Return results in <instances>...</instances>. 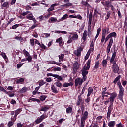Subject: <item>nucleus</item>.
I'll list each match as a JSON object with an SVG mask.
<instances>
[{"label":"nucleus","instance_id":"obj_1","mask_svg":"<svg viewBox=\"0 0 127 127\" xmlns=\"http://www.w3.org/2000/svg\"><path fill=\"white\" fill-rule=\"evenodd\" d=\"M92 60L89 59L87 62V66L85 65L84 67L81 70V74L82 75L83 79L84 80H87V75H88L89 71H87L88 70H90V67H91V62Z\"/></svg>","mask_w":127,"mask_h":127},{"label":"nucleus","instance_id":"obj_2","mask_svg":"<svg viewBox=\"0 0 127 127\" xmlns=\"http://www.w3.org/2000/svg\"><path fill=\"white\" fill-rule=\"evenodd\" d=\"M101 4L103 5L105 10H109V9L111 8L112 11H115V7L112 4V2L108 0H102L101 2Z\"/></svg>","mask_w":127,"mask_h":127},{"label":"nucleus","instance_id":"obj_3","mask_svg":"<svg viewBox=\"0 0 127 127\" xmlns=\"http://www.w3.org/2000/svg\"><path fill=\"white\" fill-rule=\"evenodd\" d=\"M110 97L108 98V100H109L110 102V106H113L114 104V102L115 101V98H117V96H118V94H117V93L116 92H113L110 93Z\"/></svg>","mask_w":127,"mask_h":127},{"label":"nucleus","instance_id":"obj_4","mask_svg":"<svg viewBox=\"0 0 127 127\" xmlns=\"http://www.w3.org/2000/svg\"><path fill=\"white\" fill-rule=\"evenodd\" d=\"M86 80H84L83 78L81 79L80 77L76 78L75 80V87H78V86H82L83 82H85Z\"/></svg>","mask_w":127,"mask_h":127},{"label":"nucleus","instance_id":"obj_5","mask_svg":"<svg viewBox=\"0 0 127 127\" xmlns=\"http://www.w3.org/2000/svg\"><path fill=\"white\" fill-rule=\"evenodd\" d=\"M44 119H46V115L42 114L41 116L39 117L35 121L36 124H40Z\"/></svg>","mask_w":127,"mask_h":127},{"label":"nucleus","instance_id":"obj_6","mask_svg":"<svg viewBox=\"0 0 127 127\" xmlns=\"http://www.w3.org/2000/svg\"><path fill=\"white\" fill-rule=\"evenodd\" d=\"M83 49H84L82 47H80L77 49V50H75L73 53L78 57H80L81 56V53L83 51Z\"/></svg>","mask_w":127,"mask_h":127},{"label":"nucleus","instance_id":"obj_7","mask_svg":"<svg viewBox=\"0 0 127 127\" xmlns=\"http://www.w3.org/2000/svg\"><path fill=\"white\" fill-rule=\"evenodd\" d=\"M112 111H113V106L109 105L106 117L107 120H110V117H111V113H112Z\"/></svg>","mask_w":127,"mask_h":127},{"label":"nucleus","instance_id":"obj_8","mask_svg":"<svg viewBox=\"0 0 127 127\" xmlns=\"http://www.w3.org/2000/svg\"><path fill=\"white\" fill-rule=\"evenodd\" d=\"M119 66L117 63H114L112 65V71L113 73H118L119 72Z\"/></svg>","mask_w":127,"mask_h":127},{"label":"nucleus","instance_id":"obj_9","mask_svg":"<svg viewBox=\"0 0 127 127\" xmlns=\"http://www.w3.org/2000/svg\"><path fill=\"white\" fill-rule=\"evenodd\" d=\"M113 41V38H111L109 40V44L107 47V54L110 53V50H111V48L112 47Z\"/></svg>","mask_w":127,"mask_h":127},{"label":"nucleus","instance_id":"obj_10","mask_svg":"<svg viewBox=\"0 0 127 127\" xmlns=\"http://www.w3.org/2000/svg\"><path fill=\"white\" fill-rule=\"evenodd\" d=\"M64 2L66 4L62 5V6H63V7H70V6H73V4L72 3H70V0H65Z\"/></svg>","mask_w":127,"mask_h":127},{"label":"nucleus","instance_id":"obj_11","mask_svg":"<svg viewBox=\"0 0 127 127\" xmlns=\"http://www.w3.org/2000/svg\"><path fill=\"white\" fill-rule=\"evenodd\" d=\"M69 34L72 35L73 40H78V39L79 38V35H78V33H77V32H71L69 33Z\"/></svg>","mask_w":127,"mask_h":127},{"label":"nucleus","instance_id":"obj_12","mask_svg":"<svg viewBox=\"0 0 127 127\" xmlns=\"http://www.w3.org/2000/svg\"><path fill=\"white\" fill-rule=\"evenodd\" d=\"M2 8H5V9H8L9 8V3L7 1L4 2L1 5Z\"/></svg>","mask_w":127,"mask_h":127},{"label":"nucleus","instance_id":"obj_13","mask_svg":"<svg viewBox=\"0 0 127 127\" xmlns=\"http://www.w3.org/2000/svg\"><path fill=\"white\" fill-rule=\"evenodd\" d=\"M50 109V106L48 105H45L44 107H42L41 109H40L41 112H47L48 110H49Z\"/></svg>","mask_w":127,"mask_h":127},{"label":"nucleus","instance_id":"obj_14","mask_svg":"<svg viewBox=\"0 0 127 127\" xmlns=\"http://www.w3.org/2000/svg\"><path fill=\"white\" fill-rule=\"evenodd\" d=\"M93 92H94V89L92 87H90L88 89V94L87 95V97H90L92 94H93Z\"/></svg>","mask_w":127,"mask_h":127},{"label":"nucleus","instance_id":"obj_15","mask_svg":"<svg viewBox=\"0 0 127 127\" xmlns=\"http://www.w3.org/2000/svg\"><path fill=\"white\" fill-rule=\"evenodd\" d=\"M116 121H111L108 123V126L109 127H115Z\"/></svg>","mask_w":127,"mask_h":127},{"label":"nucleus","instance_id":"obj_16","mask_svg":"<svg viewBox=\"0 0 127 127\" xmlns=\"http://www.w3.org/2000/svg\"><path fill=\"white\" fill-rule=\"evenodd\" d=\"M123 97H124V92H119L118 94V99L120 101L124 103V100H123Z\"/></svg>","mask_w":127,"mask_h":127},{"label":"nucleus","instance_id":"obj_17","mask_svg":"<svg viewBox=\"0 0 127 127\" xmlns=\"http://www.w3.org/2000/svg\"><path fill=\"white\" fill-rule=\"evenodd\" d=\"M51 91L53 93H54L55 94H57V93H58V90H57V87H55L54 85L52 86Z\"/></svg>","mask_w":127,"mask_h":127},{"label":"nucleus","instance_id":"obj_18","mask_svg":"<svg viewBox=\"0 0 127 127\" xmlns=\"http://www.w3.org/2000/svg\"><path fill=\"white\" fill-rule=\"evenodd\" d=\"M77 69H79V65L78 64V62H75L73 64V71H77Z\"/></svg>","mask_w":127,"mask_h":127},{"label":"nucleus","instance_id":"obj_19","mask_svg":"<svg viewBox=\"0 0 127 127\" xmlns=\"http://www.w3.org/2000/svg\"><path fill=\"white\" fill-rule=\"evenodd\" d=\"M108 36L110 38H113V37H117V33L116 32H113L108 35Z\"/></svg>","mask_w":127,"mask_h":127},{"label":"nucleus","instance_id":"obj_20","mask_svg":"<svg viewBox=\"0 0 127 127\" xmlns=\"http://www.w3.org/2000/svg\"><path fill=\"white\" fill-rule=\"evenodd\" d=\"M63 41V40L62 39V37H60L59 38H58L56 40V43H59V46H61V45H62V42Z\"/></svg>","mask_w":127,"mask_h":127},{"label":"nucleus","instance_id":"obj_21","mask_svg":"<svg viewBox=\"0 0 127 127\" xmlns=\"http://www.w3.org/2000/svg\"><path fill=\"white\" fill-rule=\"evenodd\" d=\"M65 55L64 54H61L59 55V62H61V61H63L64 60V57Z\"/></svg>","mask_w":127,"mask_h":127},{"label":"nucleus","instance_id":"obj_22","mask_svg":"<svg viewBox=\"0 0 127 127\" xmlns=\"http://www.w3.org/2000/svg\"><path fill=\"white\" fill-rule=\"evenodd\" d=\"M88 111H85L84 114L82 117H81V119L83 120H87L88 119Z\"/></svg>","mask_w":127,"mask_h":127},{"label":"nucleus","instance_id":"obj_23","mask_svg":"<svg viewBox=\"0 0 127 127\" xmlns=\"http://www.w3.org/2000/svg\"><path fill=\"white\" fill-rule=\"evenodd\" d=\"M24 78H21L16 80V84H22V83H24Z\"/></svg>","mask_w":127,"mask_h":127},{"label":"nucleus","instance_id":"obj_24","mask_svg":"<svg viewBox=\"0 0 127 127\" xmlns=\"http://www.w3.org/2000/svg\"><path fill=\"white\" fill-rule=\"evenodd\" d=\"M82 5H84L86 7H89L90 4L88 3V2L86 1L82 0L81 2Z\"/></svg>","mask_w":127,"mask_h":127},{"label":"nucleus","instance_id":"obj_25","mask_svg":"<svg viewBox=\"0 0 127 127\" xmlns=\"http://www.w3.org/2000/svg\"><path fill=\"white\" fill-rule=\"evenodd\" d=\"M82 39L85 42L87 40V30H85L82 36Z\"/></svg>","mask_w":127,"mask_h":127},{"label":"nucleus","instance_id":"obj_26","mask_svg":"<svg viewBox=\"0 0 127 127\" xmlns=\"http://www.w3.org/2000/svg\"><path fill=\"white\" fill-rule=\"evenodd\" d=\"M73 113V108L71 107H69L66 108V114H71Z\"/></svg>","mask_w":127,"mask_h":127},{"label":"nucleus","instance_id":"obj_27","mask_svg":"<svg viewBox=\"0 0 127 127\" xmlns=\"http://www.w3.org/2000/svg\"><path fill=\"white\" fill-rule=\"evenodd\" d=\"M80 123V127H85V123H86V120L81 118Z\"/></svg>","mask_w":127,"mask_h":127},{"label":"nucleus","instance_id":"obj_28","mask_svg":"<svg viewBox=\"0 0 127 127\" xmlns=\"http://www.w3.org/2000/svg\"><path fill=\"white\" fill-rule=\"evenodd\" d=\"M39 83V87H41L42 86H43V85H45V84H46V82L44 81L43 80H40L38 81Z\"/></svg>","mask_w":127,"mask_h":127},{"label":"nucleus","instance_id":"obj_29","mask_svg":"<svg viewBox=\"0 0 127 127\" xmlns=\"http://www.w3.org/2000/svg\"><path fill=\"white\" fill-rule=\"evenodd\" d=\"M69 17V15L68 14H65V15H63V17L61 18V21H63V20H65V19H67Z\"/></svg>","mask_w":127,"mask_h":127},{"label":"nucleus","instance_id":"obj_30","mask_svg":"<svg viewBox=\"0 0 127 127\" xmlns=\"http://www.w3.org/2000/svg\"><path fill=\"white\" fill-rule=\"evenodd\" d=\"M55 78L56 79H58L59 81H63V78L62 77L58 74H55Z\"/></svg>","mask_w":127,"mask_h":127},{"label":"nucleus","instance_id":"obj_31","mask_svg":"<svg viewBox=\"0 0 127 127\" xmlns=\"http://www.w3.org/2000/svg\"><path fill=\"white\" fill-rule=\"evenodd\" d=\"M26 17L27 19H29V20H32V19L33 18V15L32 14V13H31L29 14H28Z\"/></svg>","mask_w":127,"mask_h":127},{"label":"nucleus","instance_id":"obj_32","mask_svg":"<svg viewBox=\"0 0 127 127\" xmlns=\"http://www.w3.org/2000/svg\"><path fill=\"white\" fill-rule=\"evenodd\" d=\"M39 46L41 48H42V49H45L46 50H48V48H47V47H46V46L44 45V44H43V43H41L40 44Z\"/></svg>","mask_w":127,"mask_h":127},{"label":"nucleus","instance_id":"obj_33","mask_svg":"<svg viewBox=\"0 0 127 127\" xmlns=\"http://www.w3.org/2000/svg\"><path fill=\"white\" fill-rule=\"evenodd\" d=\"M95 64L94 69H98L100 66V62L99 61H96Z\"/></svg>","mask_w":127,"mask_h":127},{"label":"nucleus","instance_id":"obj_34","mask_svg":"<svg viewBox=\"0 0 127 127\" xmlns=\"http://www.w3.org/2000/svg\"><path fill=\"white\" fill-rule=\"evenodd\" d=\"M121 79V75H118L113 81V83L116 84H117V82L119 81Z\"/></svg>","mask_w":127,"mask_h":127},{"label":"nucleus","instance_id":"obj_35","mask_svg":"<svg viewBox=\"0 0 127 127\" xmlns=\"http://www.w3.org/2000/svg\"><path fill=\"white\" fill-rule=\"evenodd\" d=\"M107 60H103L102 62V65L103 67H107Z\"/></svg>","mask_w":127,"mask_h":127},{"label":"nucleus","instance_id":"obj_36","mask_svg":"<svg viewBox=\"0 0 127 127\" xmlns=\"http://www.w3.org/2000/svg\"><path fill=\"white\" fill-rule=\"evenodd\" d=\"M57 20L56 19V18H54V17H51L49 19L48 22L50 23L51 22H55V21H56Z\"/></svg>","mask_w":127,"mask_h":127},{"label":"nucleus","instance_id":"obj_37","mask_svg":"<svg viewBox=\"0 0 127 127\" xmlns=\"http://www.w3.org/2000/svg\"><path fill=\"white\" fill-rule=\"evenodd\" d=\"M20 24H15L12 26V27H10V29H16L17 27H19L20 26Z\"/></svg>","mask_w":127,"mask_h":127},{"label":"nucleus","instance_id":"obj_38","mask_svg":"<svg viewBox=\"0 0 127 127\" xmlns=\"http://www.w3.org/2000/svg\"><path fill=\"white\" fill-rule=\"evenodd\" d=\"M0 91L4 92V93L7 94V95H8V92L5 90V89H4V88H3V87L2 86H0Z\"/></svg>","mask_w":127,"mask_h":127},{"label":"nucleus","instance_id":"obj_39","mask_svg":"<svg viewBox=\"0 0 127 127\" xmlns=\"http://www.w3.org/2000/svg\"><path fill=\"white\" fill-rule=\"evenodd\" d=\"M26 91H27V88L24 87L20 90V92H21L22 94H24Z\"/></svg>","mask_w":127,"mask_h":127},{"label":"nucleus","instance_id":"obj_40","mask_svg":"<svg viewBox=\"0 0 127 127\" xmlns=\"http://www.w3.org/2000/svg\"><path fill=\"white\" fill-rule=\"evenodd\" d=\"M13 125H14V122H13V121H10L8 122L7 127H11Z\"/></svg>","mask_w":127,"mask_h":127},{"label":"nucleus","instance_id":"obj_41","mask_svg":"<svg viewBox=\"0 0 127 127\" xmlns=\"http://www.w3.org/2000/svg\"><path fill=\"white\" fill-rule=\"evenodd\" d=\"M87 16L88 17V15H89V17H90V16H91V17H93V11H92L91 12H90V10H89V9H88L87 10Z\"/></svg>","mask_w":127,"mask_h":127},{"label":"nucleus","instance_id":"obj_42","mask_svg":"<svg viewBox=\"0 0 127 127\" xmlns=\"http://www.w3.org/2000/svg\"><path fill=\"white\" fill-rule=\"evenodd\" d=\"M110 63H111L113 65L114 64V63H116V61H115V58H113L111 57L110 60Z\"/></svg>","mask_w":127,"mask_h":127},{"label":"nucleus","instance_id":"obj_43","mask_svg":"<svg viewBox=\"0 0 127 127\" xmlns=\"http://www.w3.org/2000/svg\"><path fill=\"white\" fill-rule=\"evenodd\" d=\"M23 52L25 57H27L30 56V54L27 52V51H26V50L24 49L23 50Z\"/></svg>","mask_w":127,"mask_h":127},{"label":"nucleus","instance_id":"obj_44","mask_svg":"<svg viewBox=\"0 0 127 127\" xmlns=\"http://www.w3.org/2000/svg\"><path fill=\"white\" fill-rule=\"evenodd\" d=\"M56 86H57V87H62V86L63 85H62V83L60 82V81H58L56 82Z\"/></svg>","mask_w":127,"mask_h":127},{"label":"nucleus","instance_id":"obj_45","mask_svg":"<svg viewBox=\"0 0 127 127\" xmlns=\"http://www.w3.org/2000/svg\"><path fill=\"white\" fill-rule=\"evenodd\" d=\"M106 33H107V29L105 28L102 29L101 35L106 36Z\"/></svg>","mask_w":127,"mask_h":127},{"label":"nucleus","instance_id":"obj_46","mask_svg":"<svg viewBox=\"0 0 127 127\" xmlns=\"http://www.w3.org/2000/svg\"><path fill=\"white\" fill-rule=\"evenodd\" d=\"M47 98V96L46 95H41L40 96V101H44Z\"/></svg>","mask_w":127,"mask_h":127},{"label":"nucleus","instance_id":"obj_47","mask_svg":"<svg viewBox=\"0 0 127 127\" xmlns=\"http://www.w3.org/2000/svg\"><path fill=\"white\" fill-rule=\"evenodd\" d=\"M110 16H111V12H108L106 16L105 17V20H108V19L110 18Z\"/></svg>","mask_w":127,"mask_h":127},{"label":"nucleus","instance_id":"obj_48","mask_svg":"<svg viewBox=\"0 0 127 127\" xmlns=\"http://www.w3.org/2000/svg\"><path fill=\"white\" fill-rule=\"evenodd\" d=\"M27 58V61H28V62H32V57L31 56H29Z\"/></svg>","mask_w":127,"mask_h":127},{"label":"nucleus","instance_id":"obj_49","mask_svg":"<svg viewBox=\"0 0 127 127\" xmlns=\"http://www.w3.org/2000/svg\"><path fill=\"white\" fill-rule=\"evenodd\" d=\"M34 40L35 39H31L30 40V44L32 46H34Z\"/></svg>","mask_w":127,"mask_h":127},{"label":"nucleus","instance_id":"obj_50","mask_svg":"<svg viewBox=\"0 0 127 127\" xmlns=\"http://www.w3.org/2000/svg\"><path fill=\"white\" fill-rule=\"evenodd\" d=\"M20 112H21V109L19 108L17 109L16 111H15V114L18 115H19V114H20Z\"/></svg>","mask_w":127,"mask_h":127},{"label":"nucleus","instance_id":"obj_51","mask_svg":"<svg viewBox=\"0 0 127 127\" xmlns=\"http://www.w3.org/2000/svg\"><path fill=\"white\" fill-rule=\"evenodd\" d=\"M69 86H70V84H69V83L65 82L63 84L64 88H68Z\"/></svg>","mask_w":127,"mask_h":127},{"label":"nucleus","instance_id":"obj_52","mask_svg":"<svg viewBox=\"0 0 127 127\" xmlns=\"http://www.w3.org/2000/svg\"><path fill=\"white\" fill-rule=\"evenodd\" d=\"M86 87H87L86 85H85V86L83 87V89H82V91H81V93H80V95H84V93H85V91H86V89H87V88H86Z\"/></svg>","mask_w":127,"mask_h":127},{"label":"nucleus","instance_id":"obj_53","mask_svg":"<svg viewBox=\"0 0 127 127\" xmlns=\"http://www.w3.org/2000/svg\"><path fill=\"white\" fill-rule=\"evenodd\" d=\"M92 19H93V17H92V16H90V17H89V21H88V24L89 25H91V24H92Z\"/></svg>","mask_w":127,"mask_h":127},{"label":"nucleus","instance_id":"obj_54","mask_svg":"<svg viewBox=\"0 0 127 127\" xmlns=\"http://www.w3.org/2000/svg\"><path fill=\"white\" fill-rule=\"evenodd\" d=\"M35 27H37V24H33L31 27H29V30H32V29H34Z\"/></svg>","mask_w":127,"mask_h":127},{"label":"nucleus","instance_id":"obj_55","mask_svg":"<svg viewBox=\"0 0 127 127\" xmlns=\"http://www.w3.org/2000/svg\"><path fill=\"white\" fill-rule=\"evenodd\" d=\"M53 71H54V72H57V71H61V68L59 67H55V68L53 69Z\"/></svg>","mask_w":127,"mask_h":127},{"label":"nucleus","instance_id":"obj_56","mask_svg":"<svg viewBox=\"0 0 127 127\" xmlns=\"http://www.w3.org/2000/svg\"><path fill=\"white\" fill-rule=\"evenodd\" d=\"M24 64V63L17 64V69H19L20 68H21V67H22V66H23Z\"/></svg>","mask_w":127,"mask_h":127},{"label":"nucleus","instance_id":"obj_57","mask_svg":"<svg viewBox=\"0 0 127 127\" xmlns=\"http://www.w3.org/2000/svg\"><path fill=\"white\" fill-rule=\"evenodd\" d=\"M57 5H58V4L55 3V4H53L51 5L50 8L53 9V10H54V7H55V6H57Z\"/></svg>","mask_w":127,"mask_h":127},{"label":"nucleus","instance_id":"obj_58","mask_svg":"<svg viewBox=\"0 0 127 127\" xmlns=\"http://www.w3.org/2000/svg\"><path fill=\"white\" fill-rule=\"evenodd\" d=\"M10 103L12 105H16V101H15V100L12 99L11 101H10Z\"/></svg>","mask_w":127,"mask_h":127},{"label":"nucleus","instance_id":"obj_59","mask_svg":"<svg viewBox=\"0 0 127 127\" xmlns=\"http://www.w3.org/2000/svg\"><path fill=\"white\" fill-rule=\"evenodd\" d=\"M75 18H77L78 19H79V20H83V18L81 15H77L76 16Z\"/></svg>","mask_w":127,"mask_h":127},{"label":"nucleus","instance_id":"obj_60","mask_svg":"<svg viewBox=\"0 0 127 127\" xmlns=\"http://www.w3.org/2000/svg\"><path fill=\"white\" fill-rule=\"evenodd\" d=\"M126 26L127 27V17H126L125 19L124 26L123 27L124 28H125Z\"/></svg>","mask_w":127,"mask_h":127},{"label":"nucleus","instance_id":"obj_61","mask_svg":"<svg viewBox=\"0 0 127 127\" xmlns=\"http://www.w3.org/2000/svg\"><path fill=\"white\" fill-rule=\"evenodd\" d=\"M65 119L64 118H61L59 120V124H60V125H61V124H62V123H63V122H64V121H65Z\"/></svg>","mask_w":127,"mask_h":127},{"label":"nucleus","instance_id":"obj_62","mask_svg":"<svg viewBox=\"0 0 127 127\" xmlns=\"http://www.w3.org/2000/svg\"><path fill=\"white\" fill-rule=\"evenodd\" d=\"M91 100V98L87 96V99H85V103H90V101Z\"/></svg>","mask_w":127,"mask_h":127},{"label":"nucleus","instance_id":"obj_63","mask_svg":"<svg viewBox=\"0 0 127 127\" xmlns=\"http://www.w3.org/2000/svg\"><path fill=\"white\" fill-rule=\"evenodd\" d=\"M43 37H49V36H50V34L49 33H44L43 34Z\"/></svg>","mask_w":127,"mask_h":127},{"label":"nucleus","instance_id":"obj_64","mask_svg":"<svg viewBox=\"0 0 127 127\" xmlns=\"http://www.w3.org/2000/svg\"><path fill=\"white\" fill-rule=\"evenodd\" d=\"M23 125L21 124V123H18L17 124V127H22Z\"/></svg>","mask_w":127,"mask_h":127}]
</instances>
